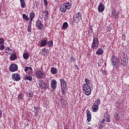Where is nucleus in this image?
<instances>
[{"instance_id":"1","label":"nucleus","mask_w":129,"mask_h":129,"mask_svg":"<svg viewBox=\"0 0 129 129\" xmlns=\"http://www.w3.org/2000/svg\"><path fill=\"white\" fill-rule=\"evenodd\" d=\"M72 7V4H71V3L69 2L66 3L60 6L59 11H60L61 13H65L67 10H70Z\"/></svg>"},{"instance_id":"2","label":"nucleus","mask_w":129,"mask_h":129,"mask_svg":"<svg viewBox=\"0 0 129 129\" xmlns=\"http://www.w3.org/2000/svg\"><path fill=\"white\" fill-rule=\"evenodd\" d=\"M83 90L85 95H90L91 94V87L88 85H83Z\"/></svg>"},{"instance_id":"3","label":"nucleus","mask_w":129,"mask_h":129,"mask_svg":"<svg viewBox=\"0 0 129 129\" xmlns=\"http://www.w3.org/2000/svg\"><path fill=\"white\" fill-rule=\"evenodd\" d=\"M99 46V40L97 37H94L93 39V42L91 45V48L93 50H96Z\"/></svg>"},{"instance_id":"4","label":"nucleus","mask_w":129,"mask_h":129,"mask_svg":"<svg viewBox=\"0 0 129 129\" xmlns=\"http://www.w3.org/2000/svg\"><path fill=\"white\" fill-rule=\"evenodd\" d=\"M82 19V17L81 16V13L80 12H78L76 13L73 17L74 23L75 24H78V23L81 21Z\"/></svg>"},{"instance_id":"5","label":"nucleus","mask_w":129,"mask_h":129,"mask_svg":"<svg viewBox=\"0 0 129 129\" xmlns=\"http://www.w3.org/2000/svg\"><path fill=\"white\" fill-rule=\"evenodd\" d=\"M35 74L38 79H44V78H46L45 72L43 71H37L35 72Z\"/></svg>"},{"instance_id":"6","label":"nucleus","mask_w":129,"mask_h":129,"mask_svg":"<svg viewBox=\"0 0 129 129\" xmlns=\"http://www.w3.org/2000/svg\"><path fill=\"white\" fill-rule=\"evenodd\" d=\"M111 63L112 66H113L114 68L115 67H117V62H118V59L117 58V56L115 55H112L111 56Z\"/></svg>"},{"instance_id":"7","label":"nucleus","mask_w":129,"mask_h":129,"mask_svg":"<svg viewBox=\"0 0 129 129\" xmlns=\"http://www.w3.org/2000/svg\"><path fill=\"white\" fill-rule=\"evenodd\" d=\"M119 65H121L122 67H125L127 65V62H126V59L123 56H120V59L119 61Z\"/></svg>"},{"instance_id":"8","label":"nucleus","mask_w":129,"mask_h":129,"mask_svg":"<svg viewBox=\"0 0 129 129\" xmlns=\"http://www.w3.org/2000/svg\"><path fill=\"white\" fill-rule=\"evenodd\" d=\"M36 27L38 30H43L44 29V24H42L41 20L38 19L36 22Z\"/></svg>"},{"instance_id":"9","label":"nucleus","mask_w":129,"mask_h":129,"mask_svg":"<svg viewBox=\"0 0 129 129\" xmlns=\"http://www.w3.org/2000/svg\"><path fill=\"white\" fill-rule=\"evenodd\" d=\"M38 85H39L40 88L42 90H44L47 87V84L43 80L38 81Z\"/></svg>"},{"instance_id":"10","label":"nucleus","mask_w":129,"mask_h":129,"mask_svg":"<svg viewBox=\"0 0 129 129\" xmlns=\"http://www.w3.org/2000/svg\"><path fill=\"white\" fill-rule=\"evenodd\" d=\"M12 78L14 81H20L21 80V75L18 73L13 74Z\"/></svg>"},{"instance_id":"11","label":"nucleus","mask_w":129,"mask_h":129,"mask_svg":"<svg viewBox=\"0 0 129 129\" xmlns=\"http://www.w3.org/2000/svg\"><path fill=\"white\" fill-rule=\"evenodd\" d=\"M10 71L11 72H15L18 71V65L16 63H12L10 65Z\"/></svg>"},{"instance_id":"12","label":"nucleus","mask_w":129,"mask_h":129,"mask_svg":"<svg viewBox=\"0 0 129 129\" xmlns=\"http://www.w3.org/2000/svg\"><path fill=\"white\" fill-rule=\"evenodd\" d=\"M50 86L53 90H55L57 88V81L52 79L50 82Z\"/></svg>"},{"instance_id":"13","label":"nucleus","mask_w":129,"mask_h":129,"mask_svg":"<svg viewBox=\"0 0 129 129\" xmlns=\"http://www.w3.org/2000/svg\"><path fill=\"white\" fill-rule=\"evenodd\" d=\"M104 9H105L104 5H103V4L102 3H100L99 6H98V12L102 13V12H103V11H104Z\"/></svg>"},{"instance_id":"14","label":"nucleus","mask_w":129,"mask_h":129,"mask_svg":"<svg viewBox=\"0 0 129 129\" xmlns=\"http://www.w3.org/2000/svg\"><path fill=\"white\" fill-rule=\"evenodd\" d=\"M86 115H87V120L88 122H90L91 121V113H90V111L89 109L86 110Z\"/></svg>"},{"instance_id":"15","label":"nucleus","mask_w":129,"mask_h":129,"mask_svg":"<svg viewBox=\"0 0 129 129\" xmlns=\"http://www.w3.org/2000/svg\"><path fill=\"white\" fill-rule=\"evenodd\" d=\"M92 108L93 112H97L98 111V108H99V106L93 104Z\"/></svg>"},{"instance_id":"16","label":"nucleus","mask_w":129,"mask_h":129,"mask_svg":"<svg viewBox=\"0 0 129 129\" xmlns=\"http://www.w3.org/2000/svg\"><path fill=\"white\" fill-rule=\"evenodd\" d=\"M60 86L61 87H66V85L67 84V83H66V81L63 79H60Z\"/></svg>"},{"instance_id":"17","label":"nucleus","mask_w":129,"mask_h":129,"mask_svg":"<svg viewBox=\"0 0 129 129\" xmlns=\"http://www.w3.org/2000/svg\"><path fill=\"white\" fill-rule=\"evenodd\" d=\"M96 55H98L100 56V55H102L103 54V49L102 48H99L97 51L96 52Z\"/></svg>"},{"instance_id":"18","label":"nucleus","mask_w":129,"mask_h":129,"mask_svg":"<svg viewBox=\"0 0 129 129\" xmlns=\"http://www.w3.org/2000/svg\"><path fill=\"white\" fill-rule=\"evenodd\" d=\"M50 72L51 73V74H53V75H55V74H57V68L55 67H52L50 69Z\"/></svg>"},{"instance_id":"19","label":"nucleus","mask_w":129,"mask_h":129,"mask_svg":"<svg viewBox=\"0 0 129 129\" xmlns=\"http://www.w3.org/2000/svg\"><path fill=\"white\" fill-rule=\"evenodd\" d=\"M48 40L47 39H44L40 42V47H45L47 45Z\"/></svg>"},{"instance_id":"20","label":"nucleus","mask_w":129,"mask_h":129,"mask_svg":"<svg viewBox=\"0 0 129 129\" xmlns=\"http://www.w3.org/2000/svg\"><path fill=\"white\" fill-rule=\"evenodd\" d=\"M42 54L43 55V56H48V55H49V53H48V51H47V49L46 48H42Z\"/></svg>"},{"instance_id":"21","label":"nucleus","mask_w":129,"mask_h":129,"mask_svg":"<svg viewBox=\"0 0 129 129\" xmlns=\"http://www.w3.org/2000/svg\"><path fill=\"white\" fill-rule=\"evenodd\" d=\"M69 26L68 25V23L67 22H64L62 24L61 29L62 30H66L67 29V28H68Z\"/></svg>"},{"instance_id":"22","label":"nucleus","mask_w":129,"mask_h":129,"mask_svg":"<svg viewBox=\"0 0 129 129\" xmlns=\"http://www.w3.org/2000/svg\"><path fill=\"white\" fill-rule=\"evenodd\" d=\"M88 37H91L92 36V32H93V30L92 29V27L89 28L88 30Z\"/></svg>"},{"instance_id":"23","label":"nucleus","mask_w":129,"mask_h":129,"mask_svg":"<svg viewBox=\"0 0 129 129\" xmlns=\"http://www.w3.org/2000/svg\"><path fill=\"white\" fill-rule=\"evenodd\" d=\"M17 59V55L15 53H13L11 56H10V60L11 61H14L15 60H16Z\"/></svg>"},{"instance_id":"24","label":"nucleus","mask_w":129,"mask_h":129,"mask_svg":"<svg viewBox=\"0 0 129 129\" xmlns=\"http://www.w3.org/2000/svg\"><path fill=\"white\" fill-rule=\"evenodd\" d=\"M18 100H23V98H24V94H23L22 92H20L18 94Z\"/></svg>"},{"instance_id":"25","label":"nucleus","mask_w":129,"mask_h":129,"mask_svg":"<svg viewBox=\"0 0 129 129\" xmlns=\"http://www.w3.org/2000/svg\"><path fill=\"white\" fill-rule=\"evenodd\" d=\"M29 57H30L29 53L27 52L23 53V58L25 59V60H28V59H29Z\"/></svg>"},{"instance_id":"26","label":"nucleus","mask_w":129,"mask_h":129,"mask_svg":"<svg viewBox=\"0 0 129 129\" xmlns=\"http://www.w3.org/2000/svg\"><path fill=\"white\" fill-rule=\"evenodd\" d=\"M34 108L35 109V116H38L39 115V108L37 106H34Z\"/></svg>"},{"instance_id":"27","label":"nucleus","mask_w":129,"mask_h":129,"mask_svg":"<svg viewBox=\"0 0 129 129\" xmlns=\"http://www.w3.org/2000/svg\"><path fill=\"white\" fill-rule=\"evenodd\" d=\"M114 118L115 119H116V120H119V119H120V117L119 116V114H118V113H114Z\"/></svg>"},{"instance_id":"28","label":"nucleus","mask_w":129,"mask_h":129,"mask_svg":"<svg viewBox=\"0 0 129 129\" xmlns=\"http://www.w3.org/2000/svg\"><path fill=\"white\" fill-rule=\"evenodd\" d=\"M23 19L24 20V21H29V17L27 16V15L23 14L22 15Z\"/></svg>"},{"instance_id":"29","label":"nucleus","mask_w":129,"mask_h":129,"mask_svg":"<svg viewBox=\"0 0 129 129\" xmlns=\"http://www.w3.org/2000/svg\"><path fill=\"white\" fill-rule=\"evenodd\" d=\"M43 15H44L45 19H48L49 18V12L46 11H43Z\"/></svg>"},{"instance_id":"30","label":"nucleus","mask_w":129,"mask_h":129,"mask_svg":"<svg viewBox=\"0 0 129 129\" xmlns=\"http://www.w3.org/2000/svg\"><path fill=\"white\" fill-rule=\"evenodd\" d=\"M29 18L30 20H33L35 18V13L34 12H31L29 15Z\"/></svg>"},{"instance_id":"31","label":"nucleus","mask_w":129,"mask_h":129,"mask_svg":"<svg viewBox=\"0 0 129 129\" xmlns=\"http://www.w3.org/2000/svg\"><path fill=\"white\" fill-rule=\"evenodd\" d=\"M32 79H33V78L30 76H26L24 78V80H29V81H32Z\"/></svg>"},{"instance_id":"32","label":"nucleus","mask_w":129,"mask_h":129,"mask_svg":"<svg viewBox=\"0 0 129 129\" xmlns=\"http://www.w3.org/2000/svg\"><path fill=\"white\" fill-rule=\"evenodd\" d=\"M112 18H113V19H116V18H117L118 16H117V14L115 13V12L114 11L112 12Z\"/></svg>"},{"instance_id":"33","label":"nucleus","mask_w":129,"mask_h":129,"mask_svg":"<svg viewBox=\"0 0 129 129\" xmlns=\"http://www.w3.org/2000/svg\"><path fill=\"white\" fill-rule=\"evenodd\" d=\"M61 93L63 95L66 93V87H61Z\"/></svg>"},{"instance_id":"34","label":"nucleus","mask_w":129,"mask_h":129,"mask_svg":"<svg viewBox=\"0 0 129 129\" xmlns=\"http://www.w3.org/2000/svg\"><path fill=\"white\" fill-rule=\"evenodd\" d=\"M85 82L86 84H84V85H90L89 84H90V80H89L87 78L85 79Z\"/></svg>"},{"instance_id":"35","label":"nucleus","mask_w":129,"mask_h":129,"mask_svg":"<svg viewBox=\"0 0 129 129\" xmlns=\"http://www.w3.org/2000/svg\"><path fill=\"white\" fill-rule=\"evenodd\" d=\"M94 104H95L96 105H98V106H99V104H100V99H97L95 102L94 103Z\"/></svg>"},{"instance_id":"36","label":"nucleus","mask_w":129,"mask_h":129,"mask_svg":"<svg viewBox=\"0 0 129 129\" xmlns=\"http://www.w3.org/2000/svg\"><path fill=\"white\" fill-rule=\"evenodd\" d=\"M47 44L48 45V47H53V41H49Z\"/></svg>"},{"instance_id":"37","label":"nucleus","mask_w":129,"mask_h":129,"mask_svg":"<svg viewBox=\"0 0 129 129\" xmlns=\"http://www.w3.org/2000/svg\"><path fill=\"white\" fill-rule=\"evenodd\" d=\"M21 8H24L26 7V3L25 1H22L20 2Z\"/></svg>"},{"instance_id":"38","label":"nucleus","mask_w":129,"mask_h":129,"mask_svg":"<svg viewBox=\"0 0 129 129\" xmlns=\"http://www.w3.org/2000/svg\"><path fill=\"white\" fill-rule=\"evenodd\" d=\"M29 70H32V68L30 67H26L24 71L25 72H28V71H29Z\"/></svg>"},{"instance_id":"39","label":"nucleus","mask_w":129,"mask_h":129,"mask_svg":"<svg viewBox=\"0 0 129 129\" xmlns=\"http://www.w3.org/2000/svg\"><path fill=\"white\" fill-rule=\"evenodd\" d=\"M5 43V39L3 37H0V45H3Z\"/></svg>"},{"instance_id":"40","label":"nucleus","mask_w":129,"mask_h":129,"mask_svg":"<svg viewBox=\"0 0 129 129\" xmlns=\"http://www.w3.org/2000/svg\"><path fill=\"white\" fill-rule=\"evenodd\" d=\"M27 31L29 32H31L32 31V25H28Z\"/></svg>"},{"instance_id":"41","label":"nucleus","mask_w":129,"mask_h":129,"mask_svg":"<svg viewBox=\"0 0 129 129\" xmlns=\"http://www.w3.org/2000/svg\"><path fill=\"white\" fill-rule=\"evenodd\" d=\"M5 49V45L4 44L0 45V51H4Z\"/></svg>"},{"instance_id":"42","label":"nucleus","mask_w":129,"mask_h":129,"mask_svg":"<svg viewBox=\"0 0 129 129\" xmlns=\"http://www.w3.org/2000/svg\"><path fill=\"white\" fill-rule=\"evenodd\" d=\"M105 121H107V122H110V117L109 116H108L107 118H106Z\"/></svg>"},{"instance_id":"43","label":"nucleus","mask_w":129,"mask_h":129,"mask_svg":"<svg viewBox=\"0 0 129 129\" xmlns=\"http://www.w3.org/2000/svg\"><path fill=\"white\" fill-rule=\"evenodd\" d=\"M28 97H33V92H29L28 93Z\"/></svg>"},{"instance_id":"44","label":"nucleus","mask_w":129,"mask_h":129,"mask_svg":"<svg viewBox=\"0 0 129 129\" xmlns=\"http://www.w3.org/2000/svg\"><path fill=\"white\" fill-rule=\"evenodd\" d=\"M29 75H33V69L31 68V70H29Z\"/></svg>"},{"instance_id":"45","label":"nucleus","mask_w":129,"mask_h":129,"mask_svg":"<svg viewBox=\"0 0 129 129\" xmlns=\"http://www.w3.org/2000/svg\"><path fill=\"white\" fill-rule=\"evenodd\" d=\"M71 61H75L76 58L74 56H72L70 58Z\"/></svg>"},{"instance_id":"46","label":"nucleus","mask_w":129,"mask_h":129,"mask_svg":"<svg viewBox=\"0 0 129 129\" xmlns=\"http://www.w3.org/2000/svg\"><path fill=\"white\" fill-rule=\"evenodd\" d=\"M104 122H105V119H103L102 121H101L100 123L101 124H104Z\"/></svg>"},{"instance_id":"47","label":"nucleus","mask_w":129,"mask_h":129,"mask_svg":"<svg viewBox=\"0 0 129 129\" xmlns=\"http://www.w3.org/2000/svg\"><path fill=\"white\" fill-rule=\"evenodd\" d=\"M44 3L45 6H48V1H47V0H44Z\"/></svg>"},{"instance_id":"48","label":"nucleus","mask_w":129,"mask_h":129,"mask_svg":"<svg viewBox=\"0 0 129 129\" xmlns=\"http://www.w3.org/2000/svg\"><path fill=\"white\" fill-rule=\"evenodd\" d=\"M74 67L76 69H77V70H79V68L78 67V66H77V64H75Z\"/></svg>"},{"instance_id":"49","label":"nucleus","mask_w":129,"mask_h":129,"mask_svg":"<svg viewBox=\"0 0 129 129\" xmlns=\"http://www.w3.org/2000/svg\"><path fill=\"white\" fill-rule=\"evenodd\" d=\"M33 20L32 19H30V21H29V24L28 25H30V26H32V22Z\"/></svg>"},{"instance_id":"50","label":"nucleus","mask_w":129,"mask_h":129,"mask_svg":"<svg viewBox=\"0 0 129 129\" xmlns=\"http://www.w3.org/2000/svg\"><path fill=\"white\" fill-rule=\"evenodd\" d=\"M8 51H9L10 52H12L13 51V50H12V49L10 48H8Z\"/></svg>"},{"instance_id":"51","label":"nucleus","mask_w":129,"mask_h":129,"mask_svg":"<svg viewBox=\"0 0 129 129\" xmlns=\"http://www.w3.org/2000/svg\"><path fill=\"white\" fill-rule=\"evenodd\" d=\"M2 114H3V113L2 112V110H0V117H2Z\"/></svg>"},{"instance_id":"52","label":"nucleus","mask_w":129,"mask_h":129,"mask_svg":"<svg viewBox=\"0 0 129 129\" xmlns=\"http://www.w3.org/2000/svg\"><path fill=\"white\" fill-rule=\"evenodd\" d=\"M0 55H1V56H3V55H4V52H1L0 53Z\"/></svg>"},{"instance_id":"53","label":"nucleus","mask_w":129,"mask_h":129,"mask_svg":"<svg viewBox=\"0 0 129 129\" xmlns=\"http://www.w3.org/2000/svg\"><path fill=\"white\" fill-rule=\"evenodd\" d=\"M107 30H108L109 31H110V28L109 27H107Z\"/></svg>"},{"instance_id":"54","label":"nucleus","mask_w":129,"mask_h":129,"mask_svg":"<svg viewBox=\"0 0 129 129\" xmlns=\"http://www.w3.org/2000/svg\"><path fill=\"white\" fill-rule=\"evenodd\" d=\"M20 3L22 2H25V0H20Z\"/></svg>"},{"instance_id":"55","label":"nucleus","mask_w":129,"mask_h":129,"mask_svg":"<svg viewBox=\"0 0 129 129\" xmlns=\"http://www.w3.org/2000/svg\"><path fill=\"white\" fill-rule=\"evenodd\" d=\"M122 37H124V38H125V35L124 34H122Z\"/></svg>"},{"instance_id":"56","label":"nucleus","mask_w":129,"mask_h":129,"mask_svg":"<svg viewBox=\"0 0 129 129\" xmlns=\"http://www.w3.org/2000/svg\"><path fill=\"white\" fill-rule=\"evenodd\" d=\"M63 99L62 98V99H61V101H63Z\"/></svg>"},{"instance_id":"57","label":"nucleus","mask_w":129,"mask_h":129,"mask_svg":"<svg viewBox=\"0 0 129 129\" xmlns=\"http://www.w3.org/2000/svg\"><path fill=\"white\" fill-rule=\"evenodd\" d=\"M36 7H38V4H36Z\"/></svg>"},{"instance_id":"58","label":"nucleus","mask_w":129,"mask_h":129,"mask_svg":"<svg viewBox=\"0 0 129 129\" xmlns=\"http://www.w3.org/2000/svg\"><path fill=\"white\" fill-rule=\"evenodd\" d=\"M87 129H91V128H88Z\"/></svg>"},{"instance_id":"59","label":"nucleus","mask_w":129,"mask_h":129,"mask_svg":"<svg viewBox=\"0 0 129 129\" xmlns=\"http://www.w3.org/2000/svg\"><path fill=\"white\" fill-rule=\"evenodd\" d=\"M0 12H1V7H0Z\"/></svg>"},{"instance_id":"60","label":"nucleus","mask_w":129,"mask_h":129,"mask_svg":"<svg viewBox=\"0 0 129 129\" xmlns=\"http://www.w3.org/2000/svg\"><path fill=\"white\" fill-rule=\"evenodd\" d=\"M66 129H67V128H66Z\"/></svg>"}]
</instances>
